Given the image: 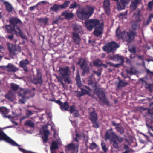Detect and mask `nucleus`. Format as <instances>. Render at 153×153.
<instances>
[{"mask_svg":"<svg viewBox=\"0 0 153 153\" xmlns=\"http://www.w3.org/2000/svg\"><path fill=\"white\" fill-rule=\"evenodd\" d=\"M85 25L88 30L89 31H91L95 27L94 34L96 36H99L102 33L103 25L102 24H100L99 21L97 19H90L87 21L85 22Z\"/></svg>","mask_w":153,"mask_h":153,"instance_id":"1","label":"nucleus"},{"mask_svg":"<svg viewBox=\"0 0 153 153\" xmlns=\"http://www.w3.org/2000/svg\"><path fill=\"white\" fill-rule=\"evenodd\" d=\"M10 25H6V28L7 31L11 32L14 31L16 34L19 36H21L24 39H26V36L22 33L19 26L22 25V23L18 19L11 18L10 20Z\"/></svg>","mask_w":153,"mask_h":153,"instance_id":"2","label":"nucleus"},{"mask_svg":"<svg viewBox=\"0 0 153 153\" xmlns=\"http://www.w3.org/2000/svg\"><path fill=\"white\" fill-rule=\"evenodd\" d=\"M94 9L93 7L87 6L83 9L78 12L77 16L79 18L82 19L88 18L93 13Z\"/></svg>","mask_w":153,"mask_h":153,"instance_id":"3","label":"nucleus"},{"mask_svg":"<svg viewBox=\"0 0 153 153\" xmlns=\"http://www.w3.org/2000/svg\"><path fill=\"white\" fill-rule=\"evenodd\" d=\"M112 129L111 128L108 130L105 134V137L107 139H111L113 146L116 149H118L119 148L118 144L115 139V136L116 135L115 133L112 132Z\"/></svg>","mask_w":153,"mask_h":153,"instance_id":"4","label":"nucleus"},{"mask_svg":"<svg viewBox=\"0 0 153 153\" xmlns=\"http://www.w3.org/2000/svg\"><path fill=\"white\" fill-rule=\"evenodd\" d=\"M116 34L117 36L119 38L123 37L127 34L128 37L127 41L128 42H130L132 40L135 36V33L134 31H131L128 33L125 32L120 33L119 27H118L116 30Z\"/></svg>","mask_w":153,"mask_h":153,"instance_id":"5","label":"nucleus"},{"mask_svg":"<svg viewBox=\"0 0 153 153\" xmlns=\"http://www.w3.org/2000/svg\"><path fill=\"white\" fill-rule=\"evenodd\" d=\"M119 46L117 44L114 42H112L106 45L103 47V49L105 51L109 53L113 52Z\"/></svg>","mask_w":153,"mask_h":153,"instance_id":"6","label":"nucleus"},{"mask_svg":"<svg viewBox=\"0 0 153 153\" xmlns=\"http://www.w3.org/2000/svg\"><path fill=\"white\" fill-rule=\"evenodd\" d=\"M130 2L129 0H120V3H117V8L118 10H120L125 8L128 5Z\"/></svg>","mask_w":153,"mask_h":153,"instance_id":"7","label":"nucleus"},{"mask_svg":"<svg viewBox=\"0 0 153 153\" xmlns=\"http://www.w3.org/2000/svg\"><path fill=\"white\" fill-rule=\"evenodd\" d=\"M98 97L100 99L99 103L100 104L106 105L109 106L111 105L109 100L106 98V96H98Z\"/></svg>","mask_w":153,"mask_h":153,"instance_id":"8","label":"nucleus"},{"mask_svg":"<svg viewBox=\"0 0 153 153\" xmlns=\"http://www.w3.org/2000/svg\"><path fill=\"white\" fill-rule=\"evenodd\" d=\"M83 69L84 72H87L88 71V68L87 66V63L83 59H80L79 62L78 63Z\"/></svg>","mask_w":153,"mask_h":153,"instance_id":"9","label":"nucleus"},{"mask_svg":"<svg viewBox=\"0 0 153 153\" xmlns=\"http://www.w3.org/2000/svg\"><path fill=\"white\" fill-rule=\"evenodd\" d=\"M70 3V2L69 1H66L63 4L60 5H54L52 7V9L53 10L56 11L57 10V9L58 7L64 8L67 7L69 5Z\"/></svg>","mask_w":153,"mask_h":153,"instance_id":"10","label":"nucleus"},{"mask_svg":"<svg viewBox=\"0 0 153 153\" xmlns=\"http://www.w3.org/2000/svg\"><path fill=\"white\" fill-rule=\"evenodd\" d=\"M109 6V0H105L104 2V8L107 14H109L110 12Z\"/></svg>","mask_w":153,"mask_h":153,"instance_id":"11","label":"nucleus"},{"mask_svg":"<svg viewBox=\"0 0 153 153\" xmlns=\"http://www.w3.org/2000/svg\"><path fill=\"white\" fill-rule=\"evenodd\" d=\"M8 48L10 53L12 54L13 53V52L15 51L19 50H20V48L19 46L14 45L11 44H8Z\"/></svg>","mask_w":153,"mask_h":153,"instance_id":"12","label":"nucleus"},{"mask_svg":"<svg viewBox=\"0 0 153 153\" xmlns=\"http://www.w3.org/2000/svg\"><path fill=\"white\" fill-rule=\"evenodd\" d=\"M89 118L91 121L98 120V117L97 114L95 112L93 109V111L91 112L89 114Z\"/></svg>","mask_w":153,"mask_h":153,"instance_id":"13","label":"nucleus"},{"mask_svg":"<svg viewBox=\"0 0 153 153\" xmlns=\"http://www.w3.org/2000/svg\"><path fill=\"white\" fill-rule=\"evenodd\" d=\"M4 69L9 71H15L18 70V68L11 64H8L5 67Z\"/></svg>","mask_w":153,"mask_h":153,"instance_id":"14","label":"nucleus"},{"mask_svg":"<svg viewBox=\"0 0 153 153\" xmlns=\"http://www.w3.org/2000/svg\"><path fill=\"white\" fill-rule=\"evenodd\" d=\"M59 71L61 74L63 76H66L70 73V71L68 67L65 68H60Z\"/></svg>","mask_w":153,"mask_h":153,"instance_id":"15","label":"nucleus"},{"mask_svg":"<svg viewBox=\"0 0 153 153\" xmlns=\"http://www.w3.org/2000/svg\"><path fill=\"white\" fill-rule=\"evenodd\" d=\"M29 63V62L27 59H26L25 60L21 61L19 63V65L21 67L23 68L25 71H27V69L26 67V65Z\"/></svg>","mask_w":153,"mask_h":153,"instance_id":"16","label":"nucleus"},{"mask_svg":"<svg viewBox=\"0 0 153 153\" xmlns=\"http://www.w3.org/2000/svg\"><path fill=\"white\" fill-rule=\"evenodd\" d=\"M60 108L62 111H67L69 107V105L67 101H65L64 103L62 102V104L60 106Z\"/></svg>","mask_w":153,"mask_h":153,"instance_id":"17","label":"nucleus"},{"mask_svg":"<svg viewBox=\"0 0 153 153\" xmlns=\"http://www.w3.org/2000/svg\"><path fill=\"white\" fill-rule=\"evenodd\" d=\"M25 126L33 128L35 126V123L34 122L29 120L26 121L24 123Z\"/></svg>","mask_w":153,"mask_h":153,"instance_id":"18","label":"nucleus"},{"mask_svg":"<svg viewBox=\"0 0 153 153\" xmlns=\"http://www.w3.org/2000/svg\"><path fill=\"white\" fill-rule=\"evenodd\" d=\"M132 1L130 6L131 9L134 10L136 7V5L137 3L141 0H132Z\"/></svg>","mask_w":153,"mask_h":153,"instance_id":"19","label":"nucleus"},{"mask_svg":"<svg viewBox=\"0 0 153 153\" xmlns=\"http://www.w3.org/2000/svg\"><path fill=\"white\" fill-rule=\"evenodd\" d=\"M113 59L114 61H119L121 63H122L123 62V57L121 56H119L118 55L114 56Z\"/></svg>","mask_w":153,"mask_h":153,"instance_id":"20","label":"nucleus"},{"mask_svg":"<svg viewBox=\"0 0 153 153\" xmlns=\"http://www.w3.org/2000/svg\"><path fill=\"white\" fill-rule=\"evenodd\" d=\"M22 98L20 99L19 100V103L24 104L27 101V100L30 98V96H22ZM33 97V96H31Z\"/></svg>","mask_w":153,"mask_h":153,"instance_id":"21","label":"nucleus"},{"mask_svg":"<svg viewBox=\"0 0 153 153\" xmlns=\"http://www.w3.org/2000/svg\"><path fill=\"white\" fill-rule=\"evenodd\" d=\"M62 14L66 18L68 19H71L74 16V15L72 13H69L67 11H66L62 13Z\"/></svg>","mask_w":153,"mask_h":153,"instance_id":"22","label":"nucleus"},{"mask_svg":"<svg viewBox=\"0 0 153 153\" xmlns=\"http://www.w3.org/2000/svg\"><path fill=\"white\" fill-rule=\"evenodd\" d=\"M141 82L142 84H145V88L146 89H147L151 91L152 89H153V85L151 84H149L146 83V82L143 80H141Z\"/></svg>","mask_w":153,"mask_h":153,"instance_id":"23","label":"nucleus"},{"mask_svg":"<svg viewBox=\"0 0 153 153\" xmlns=\"http://www.w3.org/2000/svg\"><path fill=\"white\" fill-rule=\"evenodd\" d=\"M0 112H1V114L3 116L7 115L8 113V111L7 108L4 107H2L0 108Z\"/></svg>","mask_w":153,"mask_h":153,"instance_id":"24","label":"nucleus"},{"mask_svg":"<svg viewBox=\"0 0 153 153\" xmlns=\"http://www.w3.org/2000/svg\"><path fill=\"white\" fill-rule=\"evenodd\" d=\"M73 39L74 41L77 43H78L80 40L79 35L75 33L73 34Z\"/></svg>","mask_w":153,"mask_h":153,"instance_id":"25","label":"nucleus"},{"mask_svg":"<svg viewBox=\"0 0 153 153\" xmlns=\"http://www.w3.org/2000/svg\"><path fill=\"white\" fill-rule=\"evenodd\" d=\"M58 145L57 142L56 141L53 142L52 143V145L51 146V150H53L58 149Z\"/></svg>","mask_w":153,"mask_h":153,"instance_id":"26","label":"nucleus"},{"mask_svg":"<svg viewBox=\"0 0 153 153\" xmlns=\"http://www.w3.org/2000/svg\"><path fill=\"white\" fill-rule=\"evenodd\" d=\"M118 132L120 134H123L124 133V129L122 126L119 125L116 128Z\"/></svg>","mask_w":153,"mask_h":153,"instance_id":"27","label":"nucleus"},{"mask_svg":"<svg viewBox=\"0 0 153 153\" xmlns=\"http://www.w3.org/2000/svg\"><path fill=\"white\" fill-rule=\"evenodd\" d=\"M4 4L5 5L7 10L9 12H11L13 8L11 5L8 3L4 2Z\"/></svg>","mask_w":153,"mask_h":153,"instance_id":"28","label":"nucleus"},{"mask_svg":"<svg viewBox=\"0 0 153 153\" xmlns=\"http://www.w3.org/2000/svg\"><path fill=\"white\" fill-rule=\"evenodd\" d=\"M73 29L74 31H79L82 29V27L79 25L75 24L73 25Z\"/></svg>","mask_w":153,"mask_h":153,"instance_id":"29","label":"nucleus"},{"mask_svg":"<svg viewBox=\"0 0 153 153\" xmlns=\"http://www.w3.org/2000/svg\"><path fill=\"white\" fill-rule=\"evenodd\" d=\"M76 136L79 138H83L84 139H85V135L83 133L81 132L76 133Z\"/></svg>","mask_w":153,"mask_h":153,"instance_id":"30","label":"nucleus"},{"mask_svg":"<svg viewBox=\"0 0 153 153\" xmlns=\"http://www.w3.org/2000/svg\"><path fill=\"white\" fill-rule=\"evenodd\" d=\"M98 146L95 143L93 142L90 144L89 148L93 150L95 149Z\"/></svg>","mask_w":153,"mask_h":153,"instance_id":"31","label":"nucleus"},{"mask_svg":"<svg viewBox=\"0 0 153 153\" xmlns=\"http://www.w3.org/2000/svg\"><path fill=\"white\" fill-rule=\"evenodd\" d=\"M39 77L38 79H35L34 81V82L36 83H41L42 82V81L41 79V75L40 74H39L38 75Z\"/></svg>","mask_w":153,"mask_h":153,"instance_id":"32","label":"nucleus"},{"mask_svg":"<svg viewBox=\"0 0 153 153\" xmlns=\"http://www.w3.org/2000/svg\"><path fill=\"white\" fill-rule=\"evenodd\" d=\"M66 147L68 150H71L74 149L75 146L73 143H71L68 144L66 146Z\"/></svg>","mask_w":153,"mask_h":153,"instance_id":"33","label":"nucleus"},{"mask_svg":"<svg viewBox=\"0 0 153 153\" xmlns=\"http://www.w3.org/2000/svg\"><path fill=\"white\" fill-rule=\"evenodd\" d=\"M129 51L130 52L132 53L130 55V57L131 58H132L133 57L135 56L134 53L135 52V49L134 48H130L129 49Z\"/></svg>","mask_w":153,"mask_h":153,"instance_id":"34","label":"nucleus"},{"mask_svg":"<svg viewBox=\"0 0 153 153\" xmlns=\"http://www.w3.org/2000/svg\"><path fill=\"white\" fill-rule=\"evenodd\" d=\"M97 121V120H95L91 121L93 124V127L96 128H97L99 127L98 123Z\"/></svg>","mask_w":153,"mask_h":153,"instance_id":"35","label":"nucleus"},{"mask_svg":"<svg viewBox=\"0 0 153 153\" xmlns=\"http://www.w3.org/2000/svg\"><path fill=\"white\" fill-rule=\"evenodd\" d=\"M76 80L77 85L78 86H80L81 85V80L80 79V76L78 74L76 76Z\"/></svg>","mask_w":153,"mask_h":153,"instance_id":"36","label":"nucleus"},{"mask_svg":"<svg viewBox=\"0 0 153 153\" xmlns=\"http://www.w3.org/2000/svg\"><path fill=\"white\" fill-rule=\"evenodd\" d=\"M77 110L75 109V106L74 105L71 106L70 107V109L69 111L71 113H73L76 111Z\"/></svg>","mask_w":153,"mask_h":153,"instance_id":"37","label":"nucleus"},{"mask_svg":"<svg viewBox=\"0 0 153 153\" xmlns=\"http://www.w3.org/2000/svg\"><path fill=\"white\" fill-rule=\"evenodd\" d=\"M102 149L103 151L105 152H106L108 150V148L106 147V145L104 143H101Z\"/></svg>","mask_w":153,"mask_h":153,"instance_id":"38","label":"nucleus"},{"mask_svg":"<svg viewBox=\"0 0 153 153\" xmlns=\"http://www.w3.org/2000/svg\"><path fill=\"white\" fill-rule=\"evenodd\" d=\"M128 84L127 83L125 82L122 81H120L118 84V86L119 87L123 86Z\"/></svg>","mask_w":153,"mask_h":153,"instance_id":"39","label":"nucleus"},{"mask_svg":"<svg viewBox=\"0 0 153 153\" xmlns=\"http://www.w3.org/2000/svg\"><path fill=\"white\" fill-rule=\"evenodd\" d=\"M140 109L143 111H146V110H147V112L149 114L151 115L153 114V113H151L150 111V109L147 108L141 107L140 108Z\"/></svg>","mask_w":153,"mask_h":153,"instance_id":"40","label":"nucleus"},{"mask_svg":"<svg viewBox=\"0 0 153 153\" xmlns=\"http://www.w3.org/2000/svg\"><path fill=\"white\" fill-rule=\"evenodd\" d=\"M49 100L51 101H55V102L58 104L60 106L61 104H62V102L59 100H55L54 98H53L51 99L48 100Z\"/></svg>","mask_w":153,"mask_h":153,"instance_id":"41","label":"nucleus"},{"mask_svg":"<svg viewBox=\"0 0 153 153\" xmlns=\"http://www.w3.org/2000/svg\"><path fill=\"white\" fill-rule=\"evenodd\" d=\"M100 60L99 59H97L93 62L94 65L96 66H98L100 65Z\"/></svg>","mask_w":153,"mask_h":153,"instance_id":"42","label":"nucleus"},{"mask_svg":"<svg viewBox=\"0 0 153 153\" xmlns=\"http://www.w3.org/2000/svg\"><path fill=\"white\" fill-rule=\"evenodd\" d=\"M11 86L12 88L14 90H16L19 88V86L16 84H12Z\"/></svg>","mask_w":153,"mask_h":153,"instance_id":"43","label":"nucleus"},{"mask_svg":"<svg viewBox=\"0 0 153 153\" xmlns=\"http://www.w3.org/2000/svg\"><path fill=\"white\" fill-rule=\"evenodd\" d=\"M115 138H116L120 143H121L123 140V138L120 137H119L117 135L115 136Z\"/></svg>","mask_w":153,"mask_h":153,"instance_id":"44","label":"nucleus"},{"mask_svg":"<svg viewBox=\"0 0 153 153\" xmlns=\"http://www.w3.org/2000/svg\"><path fill=\"white\" fill-rule=\"evenodd\" d=\"M44 135L46 137H48L49 135L50 134L49 130H45L43 131Z\"/></svg>","mask_w":153,"mask_h":153,"instance_id":"45","label":"nucleus"},{"mask_svg":"<svg viewBox=\"0 0 153 153\" xmlns=\"http://www.w3.org/2000/svg\"><path fill=\"white\" fill-rule=\"evenodd\" d=\"M48 137L43 136L42 137V138L44 143H45L47 142Z\"/></svg>","mask_w":153,"mask_h":153,"instance_id":"46","label":"nucleus"},{"mask_svg":"<svg viewBox=\"0 0 153 153\" xmlns=\"http://www.w3.org/2000/svg\"><path fill=\"white\" fill-rule=\"evenodd\" d=\"M139 24L136 22V24H133L132 25V27L133 29H136L137 28L139 27Z\"/></svg>","mask_w":153,"mask_h":153,"instance_id":"47","label":"nucleus"},{"mask_svg":"<svg viewBox=\"0 0 153 153\" xmlns=\"http://www.w3.org/2000/svg\"><path fill=\"white\" fill-rule=\"evenodd\" d=\"M6 98L8 99L10 101L13 102L14 100V96H5Z\"/></svg>","mask_w":153,"mask_h":153,"instance_id":"48","label":"nucleus"},{"mask_svg":"<svg viewBox=\"0 0 153 153\" xmlns=\"http://www.w3.org/2000/svg\"><path fill=\"white\" fill-rule=\"evenodd\" d=\"M75 113H74V117H79L80 116L79 114V111L78 110H77L75 111Z\"/></svg>","mask_w":153,"mask_h":153,"instance_id":"49","label":"nucleus"},{"mask_svg":"<svg viewBox=\"0 0 153 153\" xmlns=\"http://www.w3.org/2000/svg\"><path fill=\"white\" fill-rule=\"evenodd\" d=\"M27 113H26V115L28 117L31 115L33 114L32 112L29 110H27Z\"/></svg>","mask_w":153,"mask_h":153,"instance_id":"50","label":"nucleus"},{"mask_svg":"<svg viewBox=\"0 0 153 153\" xmlns=\"http://www.w3.org/2000/svg\"><path fill=\"white\" fill-rule=\"evenodd\" d=\"M76 6V4L75 3H74L71 4L70 7V8H75Z\"/></svg>","mask_w":153,"mask_h":153,"instance_id":"51","label":"nucleus"},{"mask_svg":"<svg viewBox=\"0 0 153 153\" xmlns=\"http://www.w3.org/2000/svg\"><path fill=\"white\" fill-rule=\"evenodd\" d=\"M123 149H126V150H129L131 151V149L127 145H124Z\"/></svg>","mask_w":153,"mask_h":153,"instance_id":"52","label":"nucleus"},{"mask_svg":"<svg viewBox=\"0 0 153 153\" xmlns=\"http://www.w3.org/2000/svg\"><path fill=\"white\" fill-rule=\"evenodd\" d=\"M112 124L115 127V128H117V127H118L120 125V124H117L114 121H113L112 122Z\"/></svg>","mask_w":153,"mask_h":153,"instance_id":"53","label":"nucleus"},{"mask_svg":"<svg viewBox=\"0 0 153 153\" xmlns=\"http://www.w3.org/2000/svg\"><path fill=\"white\" fill-rule=\"evenodd\" d=\"M41 3H38L37 5L31 7H30V9L31 10H32L33 9H34L35 7H36L38 5H39Z\"/></svg>","mask_w":153,"mask_h":153,"instance_id":"54","label":"nucleus"},{"mask_svg":"<svg viewBox=\"0 0 153 153\" xmlns=\"http://www.w3.org/2000/svg\"><path fill=\"white\" fill-rule=\"evenodd\" d=\"M19 149L20 151L23 152V153H25V152L26 151V150H25L24 149H23L22 148H21L20 147L19 148Z\"/></svg>","mask_w":153,"mask_h":153,"instance_id":"55","label":"nucleus"},{"mask_svg":"<svg viewBox=\"0 0 153 153\" xmlns=\"http://www.w3.org/2000/svg\"><path fill=\"white\" fill-rule=\"evenodd\" d=\"M153 5V0L152 1L150 2L148 4V7H151L152 5Z\"/></svg>","mask_w":153,"mask_h":153,"instance_id":"56","label":"nucleus"},{"mask_svg":"<svg viewBox=\"0 0 153 153\" xmlns=\"http://www.w3.org/2000/svg\"><path fill=\"white\" fill-rule=\"evenodd\" d=\"M149 107V109H153V102L150 104Z\"/></svg>","mask_w":153,"mask_h":153,"instance_id":"57","label":"nucleus"},{"mask_svg":"<svg viewBox=\"0 0 153 153\" xmlns=\"http://www.w3.org/2000/svg\"><path fill=\"white\" fill-rule=\"evenodd\" d=\"M94 73L97 76H99L101 75V73L100 72H97L94 71Z\"/></svg>","mask_w":153,"mask_h":153,"instance_id":"58","label":"nucleus"},{"mask_svg":"<svg viewBox=\"0 0 153 153\" xmlns=\"http://www.w3.org/2000/svg\"><path fill=\"white\" fill-rule=\"evenodd\" d=\"M4 117H6L8 118H10L11 117L10 115H8L7 116L6 115H4V116H3Z\"/></svg>","mask_w":153,"mask_h":153,"instance_id":"59","label":"nucleus"},{"mask_svg":"<svg viewBox=\"0 0 153 153\" xmlns=\"http://www.w3.org/2000/svg\"><path fill=\"white\" fill-rule=\"evenodd\" d=\"M147 73L148 74H151L152 75H153V72H151L149 70H147Z\"/></svg>","mask_w":153,"mask_h":153,"instance_id":"60","label":"nucleus"},{"mask_svg":"<svg viewBox=\"0 0 153 153\" xmlns=\"http://www.w3.org/2000/svg\"><path fill=\"white\" fill-rule=\"evenodd\" d=\"M127 72L130 73L131 74H134V73L133 72L132 70H131L130 71H127Z\"/></svg>","mask_w":153,"mask_h":153,"instance_id":"61","label":"nucleus"},{"mask_svg":"<svg viewBox=\"0 0 153 153\" xmlns=\"http://www.w3.org/2000/svg\"><path fill=\"white\" fill-rule=\"evenodd\" d=\"M65 81L66 82H67L68 83H69L71 82L70 80L68 79H65Z\"/></svg>","mask_w":153,"mask_h":153,"instance_id":"62","label":"nucleus"},{"mask_svg":"<svg viewBox=\"0 0 153 153\" xmlns=\"http://www.w3.org/2000/svg\"><path fill=\"white\" fill-rule=\"evenodd\" d=\"M131 151L129 150H126L124 152H123L122 153H128L130 152H131Z\"/></svg>","mask_w":153,"mask_h":153,"instance_id":"63","label":"nucleus"},{"mask_svg":"<svg viewBox=\"0 0 153 153\" xmlns=\"http://www.w3.org/2000/svg\"><path fill=\"white\" fill-rule=\"evenodd\" d=\"M44 22H45V24H46L48 21V19L47 18H45V19H44Z\"/></svg>","mask_w":153,"mask_h":153,"instance_id":"64","label":"nucleus"}]
</instances>
